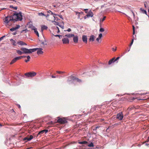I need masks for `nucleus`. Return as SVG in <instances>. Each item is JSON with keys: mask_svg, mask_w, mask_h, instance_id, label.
<instances>
[{"mask_svg": "<svg viewBox=\"0 0 149 149\" xmlns=\"http://www.w3.org/2000/svg\"><path fill=\"white\" fill-rule=\"evenodd\" d=\"M82 39L83 42L85 43H87V37L85 35H83L82 37Z\"/></svg>", "mask_w": 149, "mask_h": 149, "instance_id": "nucleus-14", "label": "nucleus"}, {"mask_svg": "<svg viewBox=\"0 0 149 149\" xmlns=\"http://www.w3.org/2000/svg\"><path fill=\"white\" fill-rule=\"evenodd\" d=\"M36 73L35 72H29L25 73L24 75L25 77L26 78L29 77H33L36 76Z\"/></svg>", "mask_w": 149, "mask_h": 149, "instance_id": "nucleus-5", "label": "nucleus"}, {"mask_svg": "<svg viewBox=\"0 0 149 149\" xmlns=\"http://www.w3.org/2000/svg\"><path fill=\"white\" fill-rule=\"evenodd\" d=\"M104 31V28L102 27L101 25L100 24V29L99 31L101 32H103Z\"/></svg>", "mask_w": 149, "mask_h": 149, "instance_id": "nucleus-28", "label": "nucleus"}, {"mask_svg": "<svg viewBox=\"0 0 149 149\" xmlns=\"http://www.w3.org/2000/svg\"><path fill=\"white\" fill-rule=\"evenodd\" d=\"M71 31V29L70 28H68V29L67 30H65L64 31H67L68 32H70Z\"/></svg>", "mask_w": 149, "mask_h": 149, "instance_id": "nucleus-49", "label": "nucleus"}, {"mask_svg": "<svg viewBox=\"0 0 149 149\" xmlns=\"http://www.w3.org/2000/svg\"><path fill=\"white\" fill-rule=\"evenodd\" d=\"M94 40V36L93 35H91L90 36L89 40L90 41L93 42Z\"/></svg>", "mask_w": 149, "mask_h": 149, "instance_id": "nucleus-20", "label": "nucleus"}, {"mask_svg": "<svg viewBox=\"0 0 149 149\" xmlns=\"http://www.w3.org/2000/svg\"><path fill=\"white\" fill-rule=\"evenodd\" d=\"M112 49L113 51H115L116 50V47L115 49H114V48H112Z\"/></svg>", "mask_w": 149, "mask_h": 149, "instance_id": "nucleus-54", "label": "nucleus"}, {"mask_svg": "<svg viewBox=\"0 0 149 149\" xmlns=\"http://www.w3.org/2000/svg\"><path fill=\"white\" fill-rule=\"evenodd\" d=\"M133 31L135 30V27L133 25Z\"/></svg>", "mask_w": 149, "mask_h": 149, "instance_id": "nucleus-64", "label": "nucleus"}, {"mask_svg": "<svg viewBox=\"0 0 149 149\" xmlns=\"http://www.w3.org/2000/svg\"><path fill=\"white\" fill-rule=\"evenodd\" d=\"M73 40L74 42L75 43H77L78 40V36L74 35V36L73 37Z\"/></svg>", "mask_w": 149, "mask_h": 149, "instance_id": "nucleus-12", "label": "nucleus"}, {"mask_svg": "<svg viewBox=\"0 0 149 149\" xmlns=\"http://www.w3.org/2000/svg\"><path fill=\"white\" fill-rule=\"evenodd\" d=\"M51 77L52 78H55L56 77L53 75H52L51 76Z\"/></svg>", "mask_w": 149, "mask_h": 149, "instance_id": "nucleus-58", "label": "nucleus"}, {"mask_svg": "<svg viewBox=\"0 0 149 149\" xmlns=\"http://www.w3.org/2000/svg\"><path fill=\"white\" fill-rule=\"evenodd\" d=\"M137 99L138 100H142L143 99H140V98H139V97H138L137 98Z\"/></svg>", "mask_w": 149, "mask_h": 149, "instance_id": "nucleus-63", "label": "nucleus"}, {"mask_svg": "<svg viewBox=\"0 0 149 149\" xmlns=\"http://www.w3.org/2000/svg\"><path fill=\"white\" fill-rule=\"evenodd\" d=\"M17 106L19 108H20L21 106L19 104H18Z\"/></svg>", "mask_w": 149, "mask_h": 149, "instance_id": "nucleus-62", "label": "nucleus"}, {"mask_svg": "<svg viewBox=\"0 0 149 149\" xmlns=\"http://www.w3.org/2000/svg\"><path fill=\"white\" fill-rule=\"evenodd\" d=\"M93 15V14L92 12L91 11V10H90L89 13H88L84 17V19H86L87 18H88L89 17H92Z\"/></svg>", "mask_w": 149, "mask_h": 149, "instance_id": "nucleus-10", "label": "nucleus"}, {"mask_svg": "<svg viewBox=\"0 0 149 149\" xmlns=\"http://www.w3.org/2000/svg\"><path fill=\"white\" fill-rule=\"evenodd\" d=\"M58 16L59 17L62 19H63V18L61 15H58Z\"/></svg>", "mask_w": 149, "mask_h": 149, "instance_id": "nucleus-53", "label": "nucleus"}, {"mask_svg": "<svg viewBox=\"0 0 149 149\" xmlns=\"http://www.w3.org/2000/svg\"><path fill=\"white\" fill-rule=\"evenodd\" d=\"M54 36H55V37H59V38L60 39L61 38V37H62V36L61 35H54Z\"/></svg>", "mask_w": 149, "mask_h": 149, "instance_id": "nucleus-42", "label": "nucleus"}, {"mask_svg": "<svg viewBox=\"0 0 149 149\" xmlns=\"http://www.w3.org/2000/svg\"><path fill=\"white\" fill-rule=\"evenodd\" d=\"M26 56H17L13 59L12 60L11 62H10V65L14 63H15L17 60L21 59L23 58H25Z\"/></svg>", "mask_w": 149, "mask_h": 149, "instance_id": "nucleus-6", "label": "nucleus"}, {"mask_svg": "<svg viewBox=\"0 0 149 149\" xmlns=\"http://www.w3.org/2000/svg\"><path fill=\"white\" fill-rule=\"evenodd\" d=\"M26 57L27 58V60H25V61L26 62H28V61H29L30 59V57L29 56H26Z\"/></svg>", "mask_w": 149, "mask_h": 149, "instance_id": "nucleus-30", "label": "nucleus"}, {"mask_svg": "<svg viewBox=\"0 0 149 149\" xmlns=\"http://www.w3.org/2000/svg\"><path fill=\"white\" fill-rule=\"evenodd\" d=\"M102 34L101 33H100L98 37L99 38L101 39V38L102 37Z\"/></svg>", "mask_w": 149, "mask_h": 149, "instance_id": "nucleus-44", "label": "nucleus"}, {"mask_svg": "<svg viewBox=\"0 0 149 149\" xmlns=\"http://www.w3.org/2000/svg\"><path fill=\"white\" fill-rule=\"evenodd\" d=\"M74 36V34H66L65 35V36L67 37L70 38L72 37H73Z\"/></svg>", "mask_w": 149, "mask_h": 149, "instance_id": "nucleus-22", "label": "nucleus"}, {"mask_svg": "<svg viewBox=\"0 0 149 149\" xmlns=\"http://www.w3.org/2000/svg\"><path fill=\"white\" fill-rule=\"evenodd\" d=\"M29 139V138L28 137H26L23 139V140H24V141H25V142H26V141H28V140Z\"/></svg>", "mask_w": 149, "mask_h": 149, "instance_id": "nucleus-36", "label": "nucleus"}, {"mask_svg": "<svg viewBox=\"0 0 149 149\" xmlns=\"http://www.w3.org/2000/svg\"><path fill=\"white\" fill-rule=\"evenodd\" d=\"M17 44L19 45H27V44L26 43L22 41H18L17 42Z\"/></svg>", "mask_w": 149, "mask_h": 149, "instance_id": "nucleus-15", "label": "nucleus"}, {"mask_svg": "<svg viewBox=\"0 0 149 149\" xmlns=\"http://www.w3.org/2000/svg\"><path fill=\"white\" fill-rule=\"evenodd\" d=\"M149 141V136L148 137V139L145 142V143L146 142H148Z\"/></svg>", "mask_w": 149, "mask_h": 149, "instance_id": "nucleus-56", "label": "nucleus"}, {"mask_svg": "<svg viewBox=\"0 0 149 149\" xmlns=\"http://www.w3.org/2000/svg\"><path fill=\"white\" fill-rule=\"evenodd\" d=\"M26 31H27V29L23 30L22 31H21V33H22L24 31H25V32H26Z\"/></svg>", "mask_w": 149, "mask_h": 149, "instance_id": "nucleus-55", "label": "nucleus"}, {"mask_svg": "<svg viewBox=\"0 0 149 149\" xmlns=\"http://www.w3.org/2000/svg\"><path fill=\"white\" fill-rule=\"evenodd\" d=\"M20 26L19 25L17 24L15 27L16 29H18L19 28Z\"/></svg>", "mask_w": 149, "mask_h": 149, "instance_id": "nucleus-43", "label": "nucleus"}, {"mask_svg": "<svg viewBox=\"0 0 149 149\" xmlns=\"http://www.w3.org/2000/svg\"><path fill=\"white\" fill-rule=\"evenodd\" d=\"M115 58V57H113L111 59H110L108 62V64L109 65H111L112 63H114L115 61L114 59Z\"/></svg>", "mask_w": 149, "mask_h": 149, "instance_id": "nucleus-18", "label": "nucleus"}, {"mask_svg": "<svg viewBox=\"0 0 149 149\" xmlns=\"http://www.w3.org/2000/svg\"><path fill=\"white\" fill-rule=\"evenodd\" d=\"M52 15H54V16H58V15L56 14L55 13H53V14Z\"/></svg>", "mask_w": 149, "mask_h": 149, "instance_id": "nucleus-61", "label": "nucleus"}, {"mask_svg": "<svg viewBox=\"0 0 149 149\" xmlns=\"http://www.w3.org/2000/svg\"><path fill=\"white\" fill-rule=\"evenodd\" d=\"M17 32H15L13 33V34L14 35H15L17 34Z\"/></svg>", "mask_w": 149, "mask_h": 149, "instance_id": "nucleus-60", "label": "nucleus"}, {"mask_svg": "<svg viewBox=\"0 0 149 149\" xmlns=\"http://www.w3.org/2000/svg\"><path fill=\"white\" fill-rule=\"evenodd\" d=\"M133 42H134V39H132V40L131 42V43H130V46H131L132 45L133 43Z\"/></svg>", "mask_w": 149, "mask_h": 149, "instance_id": "nucleus-48", "label": "nucleus"}, {"mask_svg": "<svg viewBox=\"0 0 149 149\" xmlns=\"http://www.w3.org/2000/svg\"><path fill=\"white\" fill-rule=\"evenodd\" d=\"M62 40L64 44H68L69 42V40L67 38H63Z\"/></svg>", "mask_w": 149, "mask_h": 149, "instance_id": "nucleus-11", "label": "nucleus"}, {"mask_svg": "<svg viewBox=\"0 0 149 149\" xmlns=\"http://www.w3.org/2000/svg\"><path fill=\"white\" fill-rule=\"evenodd\" d=\"M29 139L28 140V141H30L33 138V136L32 135H31L29 137Z\"/></svg>", "mask_w": 149, "mask_h": 149, "instance_id": "nucleus-35", "label": "nucleus"}, {"mask_svg": "<svg viewBox=\"0 0 149 149\" xmlns=\"http://www.w3.org/2000/svg\"><path fill=\"white\" fill-rule=\"evenodd\" d=\"M5 36H6L4 35V36H2L0 38V41H1L2 40V39H3V38L4 37H5Z\"/></svg>", "mask_w": 149, "mask_h": 149, "instance_id": "nucleus-46", "label": "nucleus"}, {"mask_svg": "<svg viewBox=\"0 0 149 149\" xmlns=\"http://www.w3.org/2000/svg\"><path fill=\"white\" fill-rule=\"evenodd\" d=\"M39 15L40 16H45L47 17H48L49 16V15L48 13L45 14L44 13L42 12L39 13Z\"/></svg>", "mask_w": 149, "mask_h": 149, "instance_id": "nucleus-19", "label": "nucleus"}, {"mask_svg": "<svg viewBox=\"0 0 149 149\" xmlns=\"http://www.w3.org/2000/svg\"><path fill=\"white\" fill-rule=\"evenodd\" d=\"M106 18V16H104L101 20L102 22H103V21H104L105 20Z\"/></svg>", "mask_w": 149, "mask_h": 149, "instance_id": "nucleus-47", "label": "nucleus"}, {"mask_svg": "<svg viewBox=\"0 0 149 149\" xmlns=\"http://www.w3.org/2000/svg\"><path fill=\"white\" fill-rule=\"evenodd\" d=\"M76 81L80 83L82 81L81 79L77 78L72 75L69 76L68 78V81L72 82L73 81Z\"/></svg>", "mask_w": 149, "mask_h": 149, "instance_id": "nucleus-3", "label": "nucleus"}, {"mask_svg": "<svg viewBox=\"0 0 149 149\" xmlns=\"http://www.w3.org/2000/svg\"><path fill=\"white\" fill-rule=\"evenodd\" d=\"M29 27L32 30H33L34 29L36 28L34 26H33L32 24H29Z\"/></svg>", "mask_w": 149, "mask_h": 149, "instance_id": "nucleus-26", "label": "nucleus"}, {"mask_svg": "<svg viewBox=\"0 0 149 149\" xmlns=\"http://www.w3.org/2000/svg\"><path fill=\"white\" fill-rule=\"evenodd\" d=\"M95 72H92V71H90V72H89V74H90L89 75V76H92L93 75V74Z\"/></svg>", "mask_w": 149, "mask_h": 149, "instance_id": "nucleus-40", "label": "nucleus"}, {"mask_svg": "<svg viewBox=\"0 0 149 149\" xmlns=\"http://www.w3.org/2000/svg\"><path fill=\"white\" fill-rule=\"evenodd\" d=\"M100 126H96L95 127L94 129H93V133L94 134H95L97 133V130L98 128H100Z\"/></svg>", "mask_w": 149, "mask_h": 149, "instance_id": "nucleus-17", "label": "nucleus"}, {"mask_svg": "<svg viewBox=\"0 0 149 149\" xmlns=\"http://www.w3.org/2000/svg\"><path fill=\"white\" fill-rule=\"evenodd\" d=\"M76 81L80 83L82 81L81 79L77 78L72 75L69 76L68 78V81L72 82L73 81Z\"/></svg>", "mask_w": 149, "mask_h": 149, "instance_id": "nucleus-2", "label": "nucleus"}, {"mask_svg": "<svg viewBox=\"0 0 149 149\" xmlns=\"http://www.w3.org/2000/svg\"><path fill=\"white\" fill-rule=\"evenodd\" d=\"M33 49H34L33 50V52L37 50V53L38 55L41 54L43 53V52L42 51L43 49L42 48H33Z\"/></svg>", "mask_w": 149, "mask_h": 149, "instance_id": "nucleus-8", "label": "nucleus"}, {"mask_svg": "<svg viewBox=\"0 0 149 149\" xmlns=\"http://www.w3.org/2000/svg\"><path fill=\"white\" fill-rule=\"evenodd\" d=\"M10 40L13 45L16 46V42L15 40H13V39H11Z\"/></svg>", "mask_w": 149, "mask_h": 149, "instance_id": "nucleus-21", "label": "nucleus"}, {"mask_svg": "<svg viewBox=\"0 0 149 149\" xmlns=\"http://www.w3.org/2000/svg\"><path fill=\"white\" fill-rule=\"evenodd\" d=\"M17 52L19 55H21L23 53V52H22L21 51L19 50H17Z\"/></svg>", "mask_w": 149, "mask_h": 149, "instance_id": "nucleus-29", "label": "nucleus"}, {"mask_svg": "<svg viewBox=\"0 0 149 149\" xmlns=\"http://www.w3.org/2000/svg\"><path fill=\"white\" fill-rule=\"evenodd\" d=\"M21 50L23 52L24 54H30L33 52V49H29L27 48L24 47H22L21 48Z\"/></svg>", "mask_w": 149, "mask_h": 149, "instance_id": "nucleus-4", "label": "nucleus"}, {"mask_svg": "<svg viewBox=\"0 0 149 149\" xmlns=\"http://www.w3.org/2000/svg\"><path fill=\"white\" fill-rule=\"evenodd\" d=\"M48 132V130H43L41 131H40L39 132L38 136L39 134H42L44 133L45 132L46 133L47 132Z\"/></svg>", "mask_w": 149, "mask_h": 149, "instance_id": "nucleus-13", "label": "nucleus"}, {"mask_svg": "<svg viewBox=\"0 0 149 149\" xmlns=\"http://www.w3.org/2000/svg\"><path fill=\"white\" fill-rule=\"evenodd\" d=\"M53 22L54 23V24L56 25H58V26L59 25V24L58 22H57L55 21H53Z\"/></svg>", "mask_w": 149, "mask_h": 149, "instance_id": "nucleus-37", "label": "nucleus"}, {"mask_svg": "<svg viewBox=\"0 0 149 149\" xmlns=\"http://www.w3.org/2000/svg\"><path fill=\"white\" fill-rule=\"evenodd\" d=\"M140 10L142 12V13L143 14H146V15H148L147 14V11L146 10L143 9L142 8H140Z\"/></svg>", "mask_w": 149, "mask_h": 149, "instance_id": "nucleus-23", "label": "nucleus"}, {"mask_svg": "<svg viewBox=\"0 0 149 149\" xmlns=\"http://www.w3.org/2000/svg\"><path fill=\"white\" fill-rule=\"evenodd\" d=\"M84 10L86 13H87L88 11V9H84Z\"/></svg>", "mask_w": 149, "mask_h": 149, "instance_id": "nucleus-52", "label": "nucleus"}, {"mask_svg": "<svg viewBox=\"0 0 149 149\" xmlns=\"http://www.w3.org/2000/svg\"><path fill=\"white\" fill-rule=\"evenodd\" d=\"M83 12H77L76 13V15H78V18H79V15L80 14H83Z\"/></svg>", "mask_w": 149, "mask_h": 149, "instance_id": "nucleus-32", "label": "nucleus"}, {"mask_svg": "<svg viewBox=\"0 0 149 149\" xmlns=\"http://www.w3.org/2000/svg\"><path fill=\"white\" fill-rule=\"evenodd\" d=\"M58 26H59L62 29H63L64 28V26L63 25H61L59 24V25H58Z\"/></svg>", "mask_w": 149, "mask_h": 149, "instance_id": "nucleus-51", "label": "nucleus"}, {"mask_svg": "<svg viewBox=\"0 0 149 149\" xmlns=\"http://www.w3.org/2000/svg\"><path fill=\"white\" fill-rule=\"evenodd\" d=\"M13 15L10 16H7L5 17L4 22L5 23L6 25H8V23L10 21H13L14 23L15 22L19 21H21L23 19V15L21 12L17 13L16 11Z\"/></svg>", "mask_w": 149, "mask_h": 149, "instance_id": "nucleus-1", "label": "nucleus"}, {"mask_svg": "<svg viewBox=\"0 0 149 149\" xmlns=\"http://www.w3.org/2000/svg\"><path fill=\"white\" fill-rule=\"evenodd\" d=\"M41 28L42 31L43 30L47 29L48 28V27L45 25H42L41 26Z\"/></svg>", "mask_w": 149, "mask_h": 149, "instance_id": "nucleus-25", "label": "nucleus"}, {"mask_svg": "<svg viewBox=\"0 0 149 149\" xmlns=\"http://www.w3.org/2000/svg\"><path fill=\"white\" fill-rule=\"evenodd\" d=\"M49 124H53V122L52 121H51L49 123Z\"/></svg>", "mask_w": 149, "mask_h": 149, "instance_id": "nucleus-57", "label": "nucleus"}, {"mask_svg": "<svg viewBox=\"0 0 149 149\" xmlns=\"http://www.w3.org/2000/svg\"><path fill=\"white\" fill-rule=\"evenodd\" d=\"M98 106H94L93 107H92L91 109V111H93L95 110L96 109V108L98 107Z\"/></svg>", "mask_w": 149, "mask_h": 149, "instance_id": "nucleus-24", "label": "nucleus"}, {"mask_svg": "<svg viewBox=\"0 0 149 149\" xmlns=\"http://www.w3.org/2000/svg\"><path fill=\"white\" fill-rule=\"evenodd\" d=\"M58 118L57 120V122L59 123H61V124H64L67 123V121L61 118H59V117H58Z\"/></svg>", "mask_w": 149, "mask_h": 149, "instance_id": "nucleus-9", "label": "nucleus"}, {"mask_svg": "<svg viewBox=\"0 0 149 149\" xmlns=\"http://www.w3.org/2000/svg\"><path fill=\"white\" fill-rule=\"evenodd\" d=\"M10 8H13V9L15 10H17V6L14 7L13 5H10Z\"/></svg>", "mask_w": 149, "mask_h": 149, "instance_id": "nucleus-33", "label": "nucleus"}, {"mask_svg": "<svg viewBox=\"0 0 149 149\" xmlns=\"http://www.w3.org/2000/svg\"><path fill=\"white\" fill-rule=\"evenodd\" d=\"M78 143L81 144H84L85 145H87L88 142L86 141H79Z\"/></svg>", "mask_w": 149, "mask_h": 149, "instance_id": "nucleus-16", "label": "nucleus"}, {"mask_svg": "<svg viewBox=\"0 0 149 149\" xmlns=\"http://www.w3.org/2000/svg\"><path fill=\"white\" fill-rule=\"evenodd\" d=\"M116 118L119 120H121L123 118V115L122 112L118 113L116 115Z\"/></svg>", "mask_w": 149, "mask_h": 149, "instance_id": "nucleus-7", "label": "nucleus"}, {"mask_svg": "<svg viewBox=\"0 0 149 149\" xmlns=\"http://www.w3.org/2000/svg\"><path fill=\"white\" fill-rule=\"evenodd\" d=\"M120 58V57H117L116 59H114L115 62L118 61Z\"/></svg>", "mask_w": 149, "mask_h": 149, "instance_id": "nucleus-50", "label": "nucleus"}, {"mask_svg": "<svg viewBox=\"0 0 149 149\" xmlns=\"http://www.w3.org/2000/svg\"><path fill=\"white\" fill-rule=\"evenodd\" d=\"M87 146L88 147H92L94 146V145H93V143L92 142H91L89 144H88V143Z\"/></svg>", "mask_w": 149, "mask_h": 149, "instance_id": "nucleus-31", "label": "nucleus"}, {"mask_svg": "<svg viewBox=\"0 0 149 149\" xmlns=\"http://www.w3.org/2000/svg\"><path fill=\"white\" fill-rule=\"evenodd\" d=\"M56 72L58 74H61L63 73H64V72L60 71H56Z\"/></svg>", "mask_w": 149, "mask_h": 149, "instance_id": "nucleus-41", "label": "nucleus"}, {"mask_svg": "<svg viewBox=\"0 0 149 149\" xmlns=\"http://www.w3.org/2000/svg\"><path fill=\"white\" fill-rule=\"evenodd\" d=\"M54 20H60L59 19L58 17H55L54 16Z\"/></svg>", "mask_w": 149, "mask_h": 149, "instance_id": "nucleus-45", "label": "nucleus"}, {"mask_svg": "<svg viewBox=\"0 0 149 149\" xmlns=\"http://www.w3.org/2000/svg\"><path fill=\"white\" fill-rule=\"evenodd\" d=\"M39 41H40V42H41V44H42V45H47V43H45V42H44L43 41H42V40H39Z\"/></svg>", "mask_w": 149, "mask_h": 149, "instance_id": "nucleus-39", "label": "nucleus"}, {"mask_svg": "<svg viewBox=\"0 0 149 149\" xmlns=\"http://www.w3.org/2000/svg\"><path fill=\"white\" fill-rule=\"evenodd\" d=\"M47 13H48L49 15H52L53 14V13L50 10H49L47 11Z\"/></svg>", "mask_w": 149, "mask_h": 149, "instance_id": "nucleus-34", "label": "nucleus"}, {"mask_svg": "<svg viewBox=\"0 0 149 149\" xmlns=\"http://www.w3.org/2000/svg\"><path fill=\"white\" fill-rule=\"evenodd\" d=\"M34 31V32L37 35V36H38V37H39V33L37 31V29L36 28L34 29L33 30Z\"/></svg>", "mask_w": 149, "mask_h": 149, "instance_id": "nucleus-27", "label": "nucleus"}, {"mask_svg": "<svg viewBox=\"0 0 149 149\" xmlns=\"http://www.w3.org/2000/svg\"><path fill=\"white\" fill-rule=\"evenodd\" d=\"M100 39V38H99V37H98V38L96 39V40L98 42V41H99V40Z\"/></svg>", "mask_w": 149, "mask_h": 149, "instance_id": "nucleus-59", "label": "nucleus"}, {"mask_svg": "<svg viewBox=\"0 0 149 149\" xmlns=\"http://www.w3.org/2000/svg\"><path fill=\"white\" fill-rule=\"evenodd\" d=\"M16 30V29L15 27L12 28L10 29V30L11 31H14Z\"/></svg>", "mask_w": 149, "mask_h": 149, "instance_id": "nucleus-38", "label": "nucleus"}]
</instances>
